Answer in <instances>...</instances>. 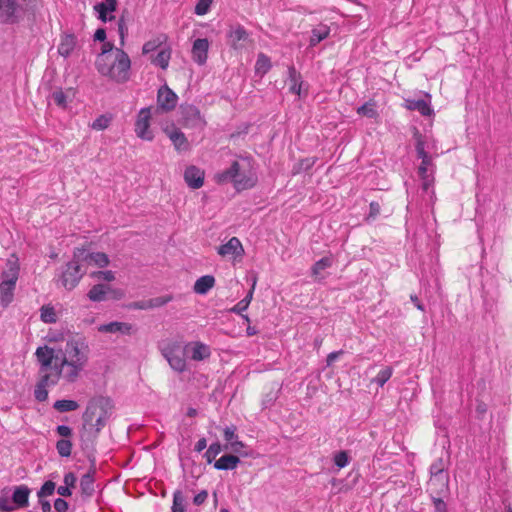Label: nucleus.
<instances>
[{"label": "nucleus", "instance_id": "obj_1", "mask_svg": "<svg viewBox=\"0 0 512 512\" xmlns=\"http://www.w3.org/2000/svg\"><path fill=\"white\" fill-rule=\"evenodd\" d=\"M41 371L52 370L67 383L76 382L88 365L90 347L85 337L70 334L64 339L63 346L54 349L48 345L35 351Z\"/></svg>", "mask_w": 512, "mask_h": 512}, {"label": "nucleus", "instance_id": "obj_2", "mask_svg": "<svg viewBox=\"0 0 512 512\" xmlns=\"http://www.w3.org/2000/svg\"><path fill=\"white\" fill-rule=\"evenodd\" d=\"M214 180L218 184L232 183L237 191H243L253 188L258 177L253 160L249 157H238L229 168L217 172Z\"/></svg>", "mask_w": 512, "mask_h": 512}, {"label": "nucleus", "instance_id": "obj_3", "mask_svg": "<svg viewBox=\"0 0 512 512\" xmlns=\"http://www.w3.org/2000/svg\"><path fill=\"white\" fill-rule=\"evenodd\" d=\"M95 66L102 76L111 81L124 83L129 79L131 61L123 50L100 53L96 58Z\"/></svg>", "mask_w": 512, "mask_h": 512}, {"label": "nucleus", "instance_id": "obj_4", "mask_svg": "<svg viewBox=\"0 0 512 512\" xmlns=\"http://www.w3.org/2000/svg\"><path fill=\"white\" fill-rule=\"evenodd\" d=\"M110 416L111 405L108 400L101 398L91 401L83 415V436L86 433L89 436H96L99 431L106 425Z\"/></svg>", "mask_w": 512, "mask_h": 512}, {"label": "nucleus", "instance_id": "obj_5", "mask_svg": "<svg viewBox=\"0 0 512 512\" xmlns=\"http://www.w3.org/2000/svg\"><path fill=\"white\" fill-rule=\"evenodd\" d=\"M86 267L83 261L76 258V250L73 253L72 260L66 265L65 271L61 276V284L64 288L72 290L77 286L83 275L86 273Z\"/></svg>", "mask_w": 512, "mask_h": 512}, {"label": "nucleus", "instance_id": "obj_6", "mask_svg": "<svg viewBox=\"0 0 512 512\" xmlns=\"http://www.w3.org/2000/svg\"><path fill=\"white\" fill-rule=\"evenodd\" d=\"M163 355L173 370L177 372L186 370V355L184 354V347H181L180 344L174 343L167 346L163 350Z\"/></svg>", "mask_w": 512, "mask_h": 512}, {"label": "nucleus", "instance_id": "obj_7", "mask_svg": "<svg viewBox=\"0 0 512 512\" xmlns=\"http://www.w3.org/2000/svg\"><path fill=\"white\" fill-rule=\"evenodd\" d=\"M76 258L83 261L86 269L89 266L104 268L109 264V257L103 252H90L84 248H77Z\"/></svg>", "mask_w": 512, "mask_h": 512}, {"label": "nucleus", "instance_id": "obj_8", "mask_svg": "<svg viewBox=\"0 0 512 512\" xmlns=\"http://www.w3.org/2000/svg\"><path fill=\"white\" fill-rule=\"evenodd\" d=\"M40 373H41V378L36 385L34 395L38 401L42 402L48 398L47 387L56 385L62 378L59 377L52 370H45V371L40 370Z\"/></svg>", "mask_w": 512, "mask_h": 512}, {"label": "nucleus", "instance_id": "obj_9", "mask_svg": "<svg viewBox=\"0 0 512 512\" xmlns=\"http://www.w3.org/2000/svg\"><path fill=\"white\" fill-rule=\"evenodd\" d=\"M87 296L93 302H102L108 299H121L123 292L109 285L96 284L89 290Z\"/></svg>", "mask_w": 512, "mask_h": 512}, {"label": "nucleus", "instance_id": "obj_10", "mask_svg": "<svg viewBox=\"0 0 512 512\" xmlns=\"http://www.w3.org/2000/svg\"><path fill=\"white\" fill-rule=\"evenodd\" d=\"M421 164L418 167V174L422 180V189L428 192L434 184L435 166L430 155L421 156Z\"/></svg>", "mask_w": 512, "mask_h": 512}, {"label": "nucleus", "instance_id": "obj_11", "mask_svg": "<svg viewBox=\"0 0 512 512\" xmlns=\"http://www.w3.org/2000/svg\"><path fill=\"white\" fill-rule=\"evenodd\" d=\"M151 108H143L139 111L135 122L136 135L147 141L153 139V132L150 130Z\"/></svg>", "mask_w": 512, "mask_h": 512}, {"label": "nucleus", "instance_id": "obj_12", "mask_svg": "<svg viewBox=\"0 0 512 512\" xmlns=\"http://www.w3.org/2000/svg\"><path fill=\"white\" fill-rule=\"evenodd\" d=\"M184 354L193 361H204L211 356V349L203 342L191 341L185 344Z\"/></svg>", "mask_w": 512, "mask_h": 512}, {"label": "nucleus", "instance_id": "obj_13", "mask_svg": "<svg viewBox=\"0 0 512 512\" xmlns=\"http://www.w3.org/2000/svg\"><path fill=\"white\" fill-rule=\"evenodd\" d=\"M99 333L116 336H130L135 332L134 326L128 322L113 321L97 327Z\"/></svg>", "mask_w": 512, "mask_h": 512}, {"label": "nucleus", "instance_id": "obj_14", "mask_svg": "<svg viewBox=\"0 0 512 512\" xmlns=\"http://www.w3.org/2000/svg\"><path fill=\"white\" fill-rule=\"evenodd\" d=\"M19 261L18 258L12 255L7 259L5 268L1 272L0 283L16 286L19 277Z\"/></svg>", "mask_w": 512, "mask_h": 512}, {"label": "nucleus", "instance_id": "obj_15", "mask_svg": "<svg viewBox=\"0 0 512 512\" xmlns=\"http://www.w3.org/2000/svg\"><path fill=\"white\" fill-rule=\"evenodd\" d=\"M218 254L224 258L236 260L244 254L243 246L237 237H232L218 248Z\"/></svg>", "mask_w": 512, "mask_h": 512}, {"label": "nucleus", "instance_id": "obj_16", "mask_svg": "<svg viewBox=\"0 0 512 512\" xmlns=\"http://www.w3.org/2000/svg\"><path fill=\"white\" fill-rule=\"evenodd\" d=\"M205 172L203 169L191 165L185 169L184 180L192 189H199L204 184Z\"/></svg>", "mask_w": 512, "mask_h": 512}, {"label": "nucleus", "instance_id": "obj_17", "mask_svg": "<svg viewBox=\"0 0 512 512\" xmlns=\"http://www.w3.org/2000/svg\"><path fill=\"white\" fill-rule=\"evenodd\" d=\"M227 37L228 44L235 50L242 49L249 40L247 31L239 25L231 27Z\"/></svg>", "mask_w": 512, "mask_h": 512}, {"label": "nucleus", "instance_id": "obj_18", "mask_svg": "<svg viewBox=\"0 0 512 512\" xmlns=\"http://www.w3.org/2000/svg\"><path fill=\"white\" fill-rule=\"evenodd\" d=\"M177 100V95L169 87L163 86L158 90L157 104L159 108L170 111L176 107Z\"/></svg>", "mask_w": 512, "mask_h": 512}, {"label": "nucleus", "instance_id": "obj_19", "mask_svg": "<svg viewBox=\"0 0 512 512\" xmlns=\"http://www.w3.org/2000/svg\"><path fill=\"white\" fill-rule=\"evenodd\" d=\"M209 41L206 38L196 39L192 46V59L198 65H204L208 58Z\"/></svg>", "mask_w": 512, "mask_h": 512}, {"label": "nucleus", "instance_id": "obj_20", "mask_svg": "<svg viewBox=\"0 0 512 512\" xmlns=\"http://www.w3.org/2000/svg\"><path fill=\"white\" fill-rule=\"evenodd\" d=\"M431 477L428 482L429 487L436 485V480H440L441 488H447L448 475L444 472V463L441 459L434 462L430 467Z\"/></svg>", "mask_w": 512, "mask_h": 512}, {"label": "nucleus", "instance_id": "obj_21", "mask_svg": "<svg viewBox=\"0 0 512 512\" xmlns=\"http://www.w3.org/2000/svg\"><path fill=\"white\" fill-rule=\"evenodd\" d=\"M224 440L226 441L224 449L233 453H240L245 447V444L238 440L235 426H229L224 429Z\"/></svg>", "mask_w": 512, "mask_h": 512}, {"label": "nucleus", "instance_id": "obj_22", "mask_svg": "<svg viewBox=\"0 0 512 512\" xmlns=\"http://www.w3.org/2000/svg\"><path fill=\"white\" fill-rule=\"evenodd\" d=\"M426 99H406L405 100V107L408 110L412 111H418L423 116H430L433 113V110L431 108V96L429 94L425 95Z\"/></svg>", "mask_w": 512, "mask_h": 512}, {"label": "nucleus", "instance_id": "obj_23", "mask_svg": "<svg viewBox=\"0 0 512 512\" xmlns=\"http://www.w3.org/2000/svg\"><path fill=\"white\" fill-rule=\"evenodd\" d=\"M182 115L188 126L197 127L204 124L200 111L193 105L182 107Z\"/></svg>", "mask_w": 512, "mask_h": 512}, {"label": "nucleus", "instance_id": "obj_24", "mask_svg": "<svg viewBox=\"0 0 512 512\" xmlns=\"http://www.w3.org/2000/svg\"><path fill=\"white\" fill-rule=\"evenodd\" d=\"M415 139H416L415 147H416V152H417L418 157L429 155V151H432L435 149L434 140H432L426 136H422L418 132L415 133Z\"/></svg>", "mask_w": 512, "mask_h": 512}, {"label": "nucleus", "instance_id": "obj_25", "mask_svg": "<svg viewBox=\"0 0 512 512\" xmlns=\"http://www.w3.org/2000/svg\"><path fill=\"white\" fill-rule=\"evenodd\" d=\"M116 8V0H104L103 2L95 6V10L99 14V18L103 21H109L113 19L112 13Z\"/></svg>", "mask_w": 512, "mask_h": 512}, {"label": "nucleus", "instance_id": "obj_26", "mask_svg": "<svg viewBox=\"0 0 512 512\" xmlns=\"http://www.w3.org/2000/svg\"><path fill=\"white\" fill-rule=\"evenodd\" d=\"M240 462V459L232 454H226L221 456L215 463L214 467L217 470H233Z\"/></svg>", "mask_w": 512, "mask_h": 512}, {"label": "nucleus", "instance_id": "obj_27", "mask_svg": "<svg viewBox=\"0 0 512 512\" xmlns=\"http://www.w3.org/2000/svg\"><path fill=\"white\" fill-rule=\"evenodd\" d=\"M76 47V38L73 35H64L61 38V42L58 46V53L63 57H68L71 55L73 50Z\"/></svg>", "mask_w": 512, "mask_h": 512}, {"label": "nucleus", "instance_id": "obj_28", "mask_svg": "<svg viewBox=\"0 0 512 512\" xmlns=\"http://www.w3.org/2000/svg\"><path fill=\"white\" fill-rule=\"evenodd\" d=\"M171 53V48L165 47L161 49L156 56L151 57V63L157 67H160L163 70H166L169 66Z\"/></svg>", "mask_w": 512, "mask_h": 512}, {"label": "nucleus", "instance_id": "obj_29", "mask_svg": "<svg viewBox=\"0 0 512 512\" xmlns=\"http://www.w3.org/2000/svg\"><path fill=\"white\" fill-rule=\"evenodd\" d=\"M167 135L178 151H185L188 149V141L180 130L173 129L171 131H167Z\"/></svg>", "mask_w": 512, "mask_h": 512}, {"label": "nucleus", "instance_id": "obj_30", "mask_svg": "<svg viewBox=\"0 0 512 512\" xmlns=\"http://www.w3.org/2000/svg\"><path fill=\"white\" fill-rule=\"evenodd\" d=\"M214 284H215V279L213 276H211V275L202 276L196 280V282L194 284V291L197 294L204 295L210 289L213 288Z\"/></svg>", "mask_w": 512, "mask_h": 512}, {"label": "nucleus", "instance_id": "obj_31", "mask_svg": "<svg viewBox=\"0 0 512 512\" xmlns=\"http://www.w3.org/2000/svg\"><path fill=\"white\" fill-rule=\"evenodd\" d=\"M332 263V257H323L322 259L317 261L311 269L312 275L315 277V279L323 280L325 278L323 271L326 270L327 268H330L332 266Z\"/></svg>", "mask_w": 512, "mask_h": 512}, {"label": "nucleus", "instance_id": "obj_32", "mask_svg": "<svg viewBox=\"0 0 512 512\" xmlns=\"http://www.w3.org/2000/svg\"><path fill=\"white\" fill-rule=\"evenodd\" d=\"M166 41L167 36L165 34H159L143 44L142 53L147 55L161 47Z\"/></svg>", "mask_w": 512, "mask_h": 512}, {"label": "nucleus", "instance_id": "obj_33", "mask_svg": "<svg viewBox=\"0 0 512 512\" xmlns=\"http://www.w3.org/2000/svg\"><path fill=\"white\" fill-rule=\"evenodd\" d=\"M330 28L327 25L320 24L312 30L310 37V46H316L318 43L328 37Z\"/></svg>", "mask_w": 512, "mask_h": 512}, {"label": "nucleus", "instance_id": "obj_34", "mask_svg": "<svg viewBox=\"0 0 512 512\" xmlns=\"http://www.w3.org/2000/svg\"><path fill=\"white\" fill-rule=\"evenodd\" d=\"M29 489L26 486H18L13 492L12 500L18 507H25L28 504Z\"/></svg>", "mask_w": 512, "mask_h": 512}, {"label": "nucleus", "instance_id": "obj_35", "mask_svg": "<svg viewBox=\"0 0 512 512\" xmlns=\"http://www.w3.org/2000/svg\"><path fill=\"white\" fill-rule=\"evenodd\" d=\"M15 287L0 283V303L3 307H7L13 301Z\"/></svg>", "mask_w": 512, "mask_h": 512}, {"label": "nucleus", "instance_id": "obj_36", "mask_svg": "<svg viewBox=\"0 0 512 512\" xmlns=\"http://www.w3.org/2000/svg\"><path fill=\"white\" fill-rule=\"evenodd\" d=\"M289 76H290V87H289L290 91L292 93L300 96L302 94V85H303L300 75L296 72V70L294 68H290Z\"/></svg>", "mask_w": 512, "mask_h": 512}, {"label": "nucleus", "instance_id": "obj_37", "mask_svg": "<svg viewBox=\"0 0 512 512\" xmlns=\"http://www.w3.org/2000/svg\"><path fill=\"white\" fill-rule=\"evenodd\" d=\"M271 68V62H270V59L264 55V54H259L258 55V58H257V61H256V64H255V72L256 74L260 75V76H263L264 74H266Z\"/></svg>", "mask_w": 512, "mask_h": 512}, {"label": "nucleus", "instance_id": "obj_38", "mask_svg": "<svg viewBox=\"0 0 512 512\" xmlns=\"http://www.w3.org/2000/svg\"><path fill=\"white\" fill-rule=\"evenodd\" d=\"M357 113L368 118H377L378 111L376 108V103L374 101L366 102L357 109Z\"/></svg>", "mask_w": 512, "mask_h": 512}, {"label": "nucleus", "instance_id": "obj_39", "mask_svg": "<svg viewBox=\"0 0 512 512\" xmlns=\"http://www.w3.org/2000/svg\"><path fill=\"white\" fill-rule=\"evenodd\" d=\"M171 300H172V297L169 295L160 296V297H156V298L146 301L139 307L142 309L157 308V307L164 306L165 304L169 303Z\"/></svg>", "mask_w": 512, "mask_h": 512}, {"label": "nucleus", "instance_id": "obj_40", "mask_svg": "<svg viewBox=\"0 0 512 512\" xmlns=\"http://www.w3.org/2000/svg\"><path fill=\"white\" fill-rule=\"evenodd\" d=\"M54 408L59 412L75 411L79 408V404L74 400H57L54 403Z\"/></svg>", "mask_w": 512, "mask_h": 512}, {"label": "nucleus", "instance_id": "obj_41", "mask_svg": "<svg viewBox=\"0 0 512 512\" xmlns=\"http://www.w3.org/2000/svg\"><path fill=\"white\" fill-rule=\"evenodd\" d=\"M40 312V318L43 322L55 323L57 321V314L52 306H43Z\"/></svg>", "mask_w": 512, "mask_h": 512}, {"label": "nucleus", "instance_id": "obj_42", "mask_svg": "<svg viewBox=\"0 0 512 512\" xmlns=\"http://www.w3.org/2000/svg\"><path fill=\"white\" fill-rule=\"evenodd\" d=\"M80 488L83 494L90 496L94 491V479L90 474H85L81 478Z\"/></svg>", "mask_w": 512, "mask_h": 512}, {"label": "nucleus", "instance_id": "obj_43", "mask_svg": "<svg viewBox=\"0 0 512 512\" xmlns=\"http://www.w3.org/2000/svg\"><path fill=\"white\" fill-rule=\"evenodd\" d=\"M392 374L393 369L387 366L378 372L376 377L373 378L372 382H375L377 385L382 387L391 378Z\"/></svg>", "mask_w": 512, "mask_h": 512}, {"label": "nucleus", "instance_id": "obj_44", "mask_svg": "<svg viewBox=\"0 0 512 512\" xmlns=\"http://www.w3.org/2000/svg\"><path fill=\"white\" fill-rule=\"evenodd\" d=\"M56 449L60 456L69 457L72 452V443L68 439H61L57 441Z\"/></svg>", "mask_w": 512, "mask_h": 512}, {"label": "nucleus", "instance_id": "obj_45", "mask_svg": "<svg viewBox=\"0 0 512 512\" xmlns=\"http://www.w3.org/2000/svg\"><path fill=\"white\" fill-rule=\"evenodd\" d=\"M15 12V3L13 0H0V16L10 17Z\"/></svg>", "mask_w": 512, "mask_h": 512}, {"label": "nucleus", "instance_id": "obj_46", "mask_svg": "<svg viewBox=\"0 0 512 512\" xmlns=\"http://www.w3.org/2000/svg\"><path fill=\"white\" fill-rule=\"evenodd\" d=\"M184 496L180 491H176L173 494V505L171 507V512H184Z\"/></svg>", "mask_w": 512, "mask_h": 512}, {"label": "nucleus", "instance_id": "obj_47", "mask_svg": "<svg viewBox=\"0 0 512 512\" xmlns=\"http://www.w3.org/2000/svg\"><path fill=\"white\" fill-rule=\"evenodd\" d=\"M111 122V117L108 115H101L96 118L91 124V128L97 131L104 130L108 128Z\"/></svg>", "mask_w": 512, "mask_h": 512}, {"label": "nucleus", "instance_id": "obj_48", "mask_svg": "<svg viewBox=\"0 0 512 512\" xmlns=\"http://www.w3.org/2000/svg\"><path fill=\"white\" fill-rule=\"evenodd\" d=\"M222 446L219 443H212L207 451L205 452V457L209 463L212 462L222 451Z\"/></svg>", "mask_w": 512, "mask_h": 512}, {"label": "nucleus", "instance_id": "obj_49", "mask_svg": "<svg viewBox=\"0 0 512 512\" xmlns=\"http://www.w3.org/2000/svg\"><path fill=\"white\" fill-rule=\"evenodd\" d=\"M90 276L94 279L103 280V281H107V282H111L115 279L114 272H112L110 270L92 272L90 274Z\"/></svg>", "mask_w": 512, "mask_h": 512}, {"label": "nucleus", "instance_id": "obj_50", "mask_svg": "<svg viewBox=\"0 0 512 512\" xmlns=\"http://www.w3.org/2000/svg\"><path fill=\"white\" fill-rule=\"evenodd\" d=\"M56 485L52 481H46L38 492V497L43 498L54 493Z\"/></svg>", "mask_w": 512, "mask_h": 512}, {"label": "nucleus", "instance_id": "obj_51", "mask_svg": "<svg viewBox=\"0 0 512 512\" xmlns=\"http://www.w3.org/2000/svg\"><path fill=\"white\" fill-rule=\"evenodd\" d=\"M52 100L57 106L61 108H65L67 106V97L62 90L54 91L52 93Z\"/></svg>", "mask_w": 512, "mask_h": 512}, {"label": "nucleus", "instance_id": "obj_52", "mask_svg": "<svg viewBox=\"0 0 512 512\" xmlns=\"http://www.w3.org/2000/svg\"><path fill=\"white\" fill-rule=\"evenodd\" d=\"M213 0H198L196 6H195V13L197 15H205L212 4Z\"/></svg>", "mask_w": 512, "mask_h": 512}, {"label": "nucleus", "instance_id": "obj_53", "mask_svg": "<svg viewBox=\"0 0 512 512\" xmlns=\"http://www.w3.org/2000/svg\"><path fill=\"white\" fill-rule=\"evenodd\" d=\"M334 463L338 468H344L349 463L348 454L345 451L338 452L334 456Z\"/></svg>", "mask_w": 512, "mask_h": 512}, {"label": "nucleus", "instance_id": "obj_54", "mask_svg": "<svg viewBox=\"0 0 512 512\" xmlns=\"http://www.w3.org/2000/svg\"><path fill=\"white\" fill-rule=\"evenodd\" d=\"M248 307L249 305L247 304V301H244L242 299L234 307L231 308V312L242 315L243 312L246 311Z\"/></svg>", "mask_w": 512, "mask_h": 512}, {"label": "nucleus", "instance_id": "obj_55", "mask_svg": "<svg viewBox=\"0 0 512 512\" xmlns=\"http://www.w3.org/2000/svg\"><path fill=\"white\" fill-rule=\"evenodd\" d=\"M14 510V506L7 497H0V511L10 512Z\"/></svg>", "mask_w": 512, "mask_h": 512}, {"label": "nucleus", "instance_id": "obj_56", "mask_svg": "<svg viewBox=\"0 0 512 512\" xmlns=\"http://www.w3.org/2000/svg\"><path fill=\"white\" fill-rule=\"evenodd\" d=\"M54 508L57 512H66L68 510V503L64 499L58 498L54 502Z\"/></svg>", "mask_w": 512, "mask_h": 512}, {"label": "nucleus", "instance_id": "obj_57", "mask_svg": "<svg viewBox=\"0 0 512 512\" xmlns=\"http://www.w3.org/2000/svg\"><path fill=\"white\" fill-rule=\"evenodd\" d=\"M58 435L64 438H68L72 435V429L66 425H59L56 428Z\"/></svg>", "mask_w": 512, "mask_h": 512}, {"label": "nucleus", "instance_id": "obj_58", "mask_svg": "<svg viewBox=\"0 0 512 512\" xmlns=\"http://www.w3.org/2000/svg\"><path fill=\"white\" fill-rule=\"evenodd\" d=\"M76 481H77V477L75 476L74 473L72 472H69V473H66L65 476H64V485L71 488V487H74L75 484H76Z\"/></svg>", "mask_w": 512, "mask_h": 512}, {"label": "nucleus", "instance_id": "obj_59", "mask_svg": "<svg viewBox=\"0 0 512 512\" xmlns=\"http://www.w3.org/2000/svg\"><path fill=\"white\" fill-rule=\"evenodd\" d=\"M208 498V492L206 490L200 491L197 495H195L193 502L195 505L203 504Z\"/></svg>", "mask_w": 512, "mask_h": 512}, {"label": "nucleus", "instance_id": "obj_60", "mask_svg": "<svg viewBox=\"0 0 512 512\" xmlns=\"http://www.w3.org/2000/svg\"><path fill=\"white\" fill-rule=\"evenodd\" d=\"M342 354H343L342 350L331 352L330 354H328V356L326 358L327 366H331L338 359V357Z\"/></svg>", "mask_w": 512, "mask_h": 512}, {"label": "nucleus", "instance_id": "obj_61", "mask_svg": "<svg viewBox=\"0 0 512 512\" xmlns=\"http://www.w3.org/2000/svg\"><path fill=\"white\" fill-rule=\"evenodd\" d=\"M435 512H447L446 504L439 498H434Z\"/></svg>", "mask_w": 512, "mask_h": 512}, {"label": "nucleus", "instance_id": "obj_62", "mask_svg": "<svg viewBox=\"0 0 512 512\" xmlns=\"http://www.w3.org/2000/svg\"><path fill=\"white\" fill-rule=\"evenodd\" d=\"M380 213V205L376 202L370 204L369 217L375 218Z\"/></svg>", "mask_w": 512, "mask_h": 512}, {"label": "nucleus", "instance_id": "obj_63", "mask_svg": "<svg viewBox=\"0 0 512 512\" xmlns=\"http://www.w3.org/2000/svg\"><path fill=\"white\" fill-rule=\"evenodd\" d=\"M57 492L59 495H61L63 497H68L72 494L71 489L65 485L59 486L57 489Z\"/></svg>", "mask_w": 512, "mask_h": 512}, {"label": "nucleus", "instance_id": "obj_64", "mask_svg": "<svg viewBox=\"0 0 512 512\" xmlns=\"http://www.w3.org/2000/svg\"><path fill=\"white\" fill-rule=\"evenodd\" d=\"M207 447V441L205 438H201L195 444V451L201 452Z\"/></svg>", "mask_w": 512, "mask_h": 512}]
</instances>
